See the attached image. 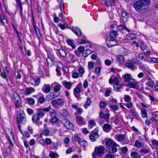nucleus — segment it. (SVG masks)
Masks as SVG:
<instances>
[{"instance_id":"4468645a","label":"nucleus","mask_w":158,"mask_h":158,"mask_svg":"<svg viewBox=\"0 0 158 158\" xmlns=\"http://www.w3.org/2000/svg\"><path fill=\"white\" fill-rule=\"evenodd\" d=\"M102 128L103 131L106 132H110L112 130L111 126L107 123L104 124L103 127Z\"/></svg>"},{"instance_id":"774afa93","label":"nucleus","mask_w":158,"mask_h":158,"mask_svg":"<svg viewBox=\"0 0 158 158\" xmlns=\"http://www.w3.org/2000/svg\"><path fill=\"white\" fill-rule=\"evenodd\" d=\"M105 158H114V156L110 153H108L106 156Z\"/></svg>"},{"instance_id":"de8ad7c7","label":"nucleus","mask_w":158,"mask_h":158,"mask_svg":"<svg viewBox=\"0 0 158 158\" xmlns=\"http://www.w3.org/2000/svg\"><path fill=\"white\" fill-rule=\"evenodd\" d=\"M69 58L73 63L76 61V60L74 56L72 54L70 53L69 54Z\"/></svg>"},{"instance_id":"6e6552de","label":"nucleus","mask_w":158,"mask_h":158,"mask_svg":"<svg viewBox=\"0 0 158 158\" xmlns=\"http://www.w3.org/2000/svg\"><path fill=\"white\" fill-rule=\"evenodd\" d=\"M64 126L67 129L72 130L73 128V124L66 118L61 121Z\"/></svg>"},{"instance_id":"49530a36","label":"nucleus","mask_w":158,"mask_h":158,"mask_svg":"<svg viewBox=\"0 0 158 158\" xmlns=\"http://www.w3.org/2000/svg\"><path fill=\"white\" fill-rule=\"evenodd\" d=\"M130 110L132 115H134L135 117L136 118H137L139 116L138 113L133 109H131Z\"/></svg>"},{"instance_id":"1a4fd4ad","label":"nucleus","mask_w":158,"mask_h":158,"mask_svg":"<svg viewBox=\"0 0 158 158\" xmlns=\"http://www.w3.org/2000/svg\"><path fill=\"white\" fill-rule=\"evenodd\" d=\"M64 102V101L63 99L57 98L52 101L51 103L53 107H55L56 105L63 106Z\"/></svg>"},{"instance_id":"7c9ffc66","label":"nucleus","mask_w":158,"mask_h":158,"mask_svg":"<svg viewBox=\"0 0 158 158\" xmlns=\"http://www.w3.org/2000/svg\"><path fill=\"white\" fill-rule=\"evenodd\" d=\"M124 85L123 84H121L116 85L114 87V89L116 92H118L119 90L121 88L122 86Z\"/></svg>"},{"instance_id":"c03bdc74","label":"nucleus","mask_w":158,"mask_h":158,"mask_svg":"<svg viewBox=\"0 0 158 158\" xmlns=\"http://www.w3.org/2000/svg\"><path fill=\"white\" fill-rule=\"evenodd\" d=\"M67 43L73 49L75 48V46L71 40L68 39L67 41Z\"/></svg>"},{"instance_id":"f257e3e1","label":"nucleus","mask_w":158,"mask_h":158,"mask_svg":"<svg viewBox=\"0 0 158 158\" xmlns=\"http://www.w3.org/2000/svg\"><path fill=\"white\" fill-rule=\"evenodd\" d=\"M151 2V0H139L133 4V6L136 11L141 13L145 11Z\"/></svg>"},{"instance_id":"2f4dec72","label":"nucleus","mask_w":158,"mask_h":158,"mask_svg":"<svg viewBox=\"0 0 158 158\" xmlns=\"http://www.w3.org/2000/svg\"><path fill=\"white\" fill-rule=\"evenodd\" d=\"M98 128H96L93 131H92L91 132V135H93L96 136V137H99V136L98 134Z\"/></svg>"},{"instance_id":"13d9d810","label":"nucleus","mask_w":158,"mask_h":158,"mask_svg":"<svg viewBox=\"0 0 158 158\" xmlns=\"http://www.w3.org/2000/svg\"><path fill=\"white\" fill-rule=\"evenodd\" d=\"M39 101L40 103H43L45 101V98L44 96H42L39 97Z\"/></svg>"},{"instance_id":"39448f33","label":"nucleus","mask_w":158,"mask_h":158,"mask_svg":"<svg viewBox=\"0 0 158 158\" xmlns=\"http://www.w3.org/2000/svg\"><path fill=\"white\" fill-rule=\"evenodd\" d=\"M106 45L109 47H112L117 44V42L114 38L108 37L106 40Z\"/></svg>"},{"instance_id":"c9c22d12","label":"nucleus","mask_w":158,"mask_h":158,"mask_svg":"<svg viewBox=\"0 0 158 158\" xmlns=\"http://www.w3.org/2000/svg\"><path fill=\"white\" fill-rule=\"evenodd\" d=\"M79 144L83 146H86L88 145V143L87 142L82 139H81L80 141H79Z\"/></svg>"},{"instance_id":"864d4df0","label":"nucleus","mask_w":158,"mask_h":158,"mask_svg":"<svg viewBox=\"0 0 158 158\" xmlns=\"http://www.w3.org/2000/svg\"><path fill=\"white\" fill-rule=\"evenodd\" d=\"M138 58L141 60L145 59L144 54L142 53H140L138 55Z\"/></svg>"},{"instance_id":"f8f14e48","label":"nucleus","mask_w":158,"mask_h":158,"mask_svg":"<svg viewBox=\"0 0 158 158\" xmlns=\"http://www.w3.org/2000/svg\"><path fill=\"white\" fill-rule=\"evenodd\" d=\"M81 92V89L78 87H77L74 89V94L75 96L77 98V100H80L81 99L80 94Z\"/></svg>"},{"instance_id":"79ce46f5","label":"nucleus","mask_w":158,"mask_h":158,"mask_svg":"<svg viewBox=\"0 0 158 158\" xmlns=\"http://www.w3.org/2000/svg\"><path fill=\"white\" fill-rule=\"evenodd\" d=\"M26 100L28 102V103L31 105H33L35 103V100L32 98H29L26 99Z\"/></svg>"},{"instance_id":"f704fd0d","label":"nucleus","mask_w":158,"mask_h":158,"mask_svg":"<svg viewBox=\"0 0 158 158\" xmlns=\"http://www.w3.org/2000/svg\"><path fill=\"white\" fill-rule=\"evenodd\" d=\"M135 34L130 33L127 35V39L129 40H133L135 39Z\"/></svg>"},{"instance_id":"c756f323","label":"nucleus","mask_w":158,"mask_h":158,"mask_svg":"<svg viewBox=\"0 0 158 158\" xmlns=\"http://www.w3.org/2000/svg\"><path fill=\"white\" fill-rule=\"evenodd\" d=\"M35 90V89L31 87L27 88L25 90V93L29 95L32 92H34Z\"/></svg>"},{"instance_id":"f3484780","label":"nucleus","mask_w":158,"mask_h":158,"mask_svg":"<svg viewBox=\"0 0 158 158\" xmlns=\"http://www.w3.org/2000/svg\"><path fill=\"white\" fill-rule=\"evenodd\" d=\"M125 65L126 67L132 70H133L135 68L133 61L131 60H128L127 62L125 63Z\"/></svg>"},{"instance_id":"a878e982","label":"nucleus","mask_w":158,"mask_h":158,"mask_svg":"<svg viewBox=\"0 0 158 158\" xmlns=\"http://www.w3.org/2000/svg\"><path fill=\"white\" fill-rule=\"evenodd\" d=\"M124 78V82H129L131 79V75L129 74H126L123 76Z\"/></svg>"},{"instance_id":"b1692460","label":"nucleus","mask_w":158,"mask_h":158,"mask_svg":"<svg viewBox=\"0 0 158 158\" xmlns=\"http://www.w3.org/2000/svg\"><path fill=\"white\" fill-rule=\"evenodd\" d=\"M119 145L116 143H114L113 145H112L111 147V152L113 153H115L117 151V149L116 147H118Z\"/></svg>"},{"instance_id":"9d476101","label":"nucleus","mask_w":158,"mask_h":158,"mask_svg":"<svg viewBox=\"0 0 158 158\" xmlns=\"http://www.w3.org/2000/svg\"><path fill=\"white\" fill-rule=\"evenodd\" d=\"M104 147L102 146L96 147L94 150V153L95 156L98 155H101L103 153Z\"/></svg>"},{"instance_id":"473e14b6","label":"nucleus","mask_w":158,"mask_h":158,"mask_svg":"<svg viewBox=\"0 0 158 158\" xmlns=\"http://www.w3.org/2000/svg\"><path fill=\"white\" fill-rule=\"evenodd\" d=\"M141 115L143 118H146L147 116V113L146 110L143 108L141 109Z\"/></svg>"},{"instance_id":"0eeeda50","label":"nucleus","mask_w":158,"mask_h":158,"mask_svg":"<svg viewBox=\"0 0 158 158\" xmlns=\"http://www.w3.org/2000/svg\"><path fill=\"white\" fill-rule=\"evenodd\" d=\"M51 109L52 108L50 106L38 109L37 114L40 117L42 118L46 112H49Z\"/></svg>"},{"instance_id":"a211bd4d","label":"nucleus","mask_w":158,"mask_h":158,"mask_svg":"<svg viewBox=\"0 0 158 158\" xmlns=\"http://www.w3.org/2000/svg\"><path fill=\"white\" fill-rule=\"evenodd\" d=\"M71 30L77 36H80L81 35V31L80 29L77 27H72Z\"/></svg>"},{"instance_id":"423d86ee","label":"nucleus","mask_w":158,"mask_h":158,"mask_svg":"<svg viewBox=\"0 0 158 158\" xmlns=\"http://www.w3.org/2000/svg\"><path fill=\"white\" fill-rule=\"evenodd\" d=\"M114 143H116L111 139H107L105 141L106 149V151L111 152V147L113 145Z\"/></svg>"},{"instance_id":"603ef678","label":"nucleus","mask_w":158,"mask_h":158,"mask_svg":"<svg viewBox=\"0 0 158 158\" xmlns=\"http://www.w3.org/2000/svg\"><path fill=\"white\" fill-rule=\"evenodd\" d=\"M53 98L52 97V95L50 93V94H48L46 97V99L48 101H50L51 100L53 99Z\"/></svg>"},{"instance_id":"e433bc0d","label":"nucleus","mask_w":158,"mask_h":158,"mask_svg":"<svg viewBox=\"0 0 158 158\" xmlns=\"http://www.w3.org/2000/svg\"><path fill=\"white\" fill-rule=\"evenodd\" d=\"M49 156L51 158H56L58 157L59 155L56 152H50L49 154Z\"/></svg>"},{"instance_id":"7ed1b4c3","label":"nucleus","mask_w":158,"mask_h":158,"mask_svg":"<svg viewBox=\"0 0 158 158\" xmlns=\"http://www.w3.org/2000/svg\"><path fill=\"white\" fill-rule=\"evenodd\" d=\"M122 16L123 22L121 21L120 25L118 27V28L121 30L124 28L126 30L129 32V29L127 28L124 24V22H126L127 20V18L128 17L127 13L125 10L122 11Z\"/></svg>"},{"instance_id":"bb28decb","label":"nucleus","mask_w":158,"mask_h":158,"mask_svg":"<svg viewBox=\"0 0 158 158\" xmlns=\"http://www.w3.org/2000/svg\"><path fill=\"white\" fill-rule=\"evenodd\" d=\"M72 107L73 108L75 109L79 114H81L83 111V110L81 108H78L75 105H72Z\"/></svg>"},{"instance_id":"ea45409f","label":"nucleus","mask_w":158,"mask_h":158,"mask_svg":"<svg viewBox=\"0 0 158 158\" xmlns=\"http://www.w3.org/2000/svg\"><path fill=\"white\" fill-rule=\"evenodd\" d=\"M92 51L89 49L85 50L83 55L85 57L88 56V55L92 53Z\"/></svg>"},{"instance_id":"8fccbe9b","label":"nucleus","mask_w":158,"mask_h":158,"mask_svg":"<svg viewBox=\"0 0 158 158\" xmlns=\"http://www.w3.org/2000/svg\"><path fill=\"white\" fill-rule=\"evenodd\" d=\"M117 34V33L116 31L112 30L110 32V37L114 38L116 37Z\"/></svg>"},{"instance_id":"c85d7f7f","label":"nucleus","mask_w":158,"mask_h":158,"mask_svg":"<svg viewBox=\"0 0 158 158\" xmlns=\"http://www.w3.org/2000/svg\"><path fill=\"white\" fill-rule=\"evenodd\" d=\"M0 21L3 24L7 23V20L5 18L4 15L2 14H0Z\"/></svg>"},{"instance_id":"412c9836","label":"nucleus","mask_w":158,"mask_h":158,"mask_svg":"<svg viewBox=\"0 0 158 158\" xmlns=\"http://www.w3.org/2000/svg\"><path fill=\"white\" fill-rule=\"evenodd\" d=\"M46 52H47L48 58L54 61V56L52 53V50L49 49L46 50Z\"/></svg>"},{"instance_id":"72a5a7b5","label":"nucleus","mask_w":158,"mask_h":158,"mask_svg":"<svg viewBox=\"0 0 158 158\" xmlns=\"http://www.w3.org/2000/svg\"><path fill=\"white\" fill-rule=\"evenodd\" d=\"M18 7H19L20 10V13H22L23 7L20 0H16Z\"/></svg>"},{"instance_id":"20e7f679","label":"nucleus","mask_w":158,"mask_h":158,"mask_svg":"<svg viewBox=\"0 0 158 158\" xmlns=\"http://www.w3.org/2000/svg\"><path fill=\"white\" fill-rule=\"evenodd\" d=\"M13 98L14 100V103L15 107L19 108L22 106V102L21 98L18 94L14 92L13 93Z\"/></svg>"},{"instance_id":"37998d69","label":"nucleus","mask_w":158,"mask_h":158,"mask_svg":"<svg viewBox=\"0 0 158 158\" xmlns=\"http://www.w3.org/2000/svg\"><path fill=\"white\" fill-rule=\"evenodd\" d=\"M139 152L141 153L146 154L149 152V150L147 148H142L140 149Z\"/></svg>"},{"instance_id":"cd10ccee","label":"nucleus","mask_w":158,"mask_h":158,"mask_svg":"<svg viewBox=\"0 0 158 158\" xmlns=\"http://www.w3.org/2000/svg\"><path fill=\"white\" fill-rule=\"evenodd\" d=\"M40 118L37 114H35L32 117V120L34 123H37L39 121Z\"/></svg>"},{"instance_id":"09e8293b","label":"nucleus","mask_w":158,"mask_h":158,"mask_svg":"<svg viewBox=\"0 0 158 158\" xmlns=\"http://www.w3.org/2000/svg\"><path fill=\"white\" fill-rule=\"evenodd\" d=\"M127 86L130 88H135L136 87L137 85H136V84L135 83L131 82V83H129L127 85Z\"/></svg>"},{"instance_id":"3c124183","label":"nucleus","mask_w":158,"mask_h":158,"mask_svg":"<svg viewBox=\"0 0 158 158\" xmlns=\"http://www.w3.org/2000/svg\"><path fill=\"white\" fill-rule=\"evenodd\" d=\"M131 155L132 157L135 158L137 157L138 155V153L136 152H133L131 153Z\"/></svg>"},{"instance_id":"4d7b16f0","label":"nucleus","mask_w":158,"mask_h":158,"mask_svg":"<svg viewBox=\"0 0 158 158\" xmlns=\"http://www.w3.org/2000/svg\"><path fill=\"white\" fill-rule=\"evenodd\" d=\"M98 137H96V136L93 135H90L89 136L90 139L92 142H94L95 141V139L98 138Z\"/></svg>"},{"instance_id":"6e6d98bb","label":"nucleus","mask_w":158,"mask_h":158,"mask_svg":"<svg viewBox=\"0 0 158 158\" xmlns=\"http://www.w3.org/2000/svg\"><path fill=\"white\" fill-rule=\"evenodd\" d=\"M106 105V104L104 102H101L99 103V106L101 108H104Z\"/></svg>"},{"instance_id":"58836bf2","label":"nucleus","mask_w":158,"mask_h":158,"mask_svg":"<svg viewBox=\"0 0 158 158\" xmlns=\"http://www.w3.org/2000/svg\"><path fill=\"white\" fill-rule=\"evenodd\" d=\"M78 71L80 74V77H82L83 75L85 73L84 69L82 67H81L78 69Z\"/></svg>"},{"instance_id":"bf43d9fd","label":"nucleus","mask_w":158,"mask_h":158,"mask_svg":"<svg viewBox=\"0 0 158 158\" xmlns=\"http://www.w3.org/2000/svg\"><path fill=\"white\" fill-rule=\"evenodd\" d=\"M142 145L141 143L139 142L138 140L135 141V147H140Z\"/></svg>"},{"instance_id":"aec40b11","label":"nucleus","mask_w":158,"mask_h":158,"mask_svg":"<svg viewBox=\"0 0 158 158\" xmlns=\"http://www.w3.org/2000/svg\"><path fill=\"white\" fill-rule=\"evenodd\" d=\"M62 84L64 86L68 89H70L72 87V84L70 82L66 81H64L62 82Z\"/></svg>"},{"instance_id":"dca6fc26","label":"nucleus","mask_w":158,"mask_h":158,"mask_svg":"<svg viewBox=\"0 0 158 158\" xmlns=\"http://www.w3.org/2000/svg\"><path fill=\"white\" fill-rule=\"evenodd\" d=\"M59 112L62 116L65 118H68L70 117V114L65 109L60 110H59Z\"/></svg>"},{"instance_id":"338daca9","label":"nucleus","mask_w":158,"mask_h":158,"mask_svg":"<svg viewBox=\"0 0 158 158\" xmlns=\"http://www.w3.org/2000/svg\"><path fill=\"white\" fill-rule=\"evenodd\" d=\"M45 143L47 145H49L52 143L51 139L48 138H46L45 140Z\"/></svg>"},{"instance_id":"4c0bfd02","label":"nucleus","mask_w":158,"mask_h":158,"mask_svg":"<svg viewBox=\"0 0 158 158\" xmlns=\"http://www.w3.org/2000/svg\"><path fill=\"white\" fill-rule=\"evenodd\" d=\"M92 103V101L89 98L87 99L86 103L84 104V106L86 109H87V107L90 105Z\"/></svg>"},{"instance_id":"052dcab7","label":"nucleus","mask_w":158,"mask_h":158,"mask_svg":"<svg viewBox=\"0 0 158 158\" xmlns=\"http://www.w3.org/2000/svg\"><path fill=\"white\" fill-rule=\"evenodd\" d=\"M110 109H112L114 110H117L119 109V108L116 106L115 105H109V106Z\"/></svg>"},{"instance_id":"393cba45","label":"nucleus","mask_w":158,"mask_h":158,"mask_svg":"<svg viewBox=\"0 0 158 158\" xmlns=\"http://www.w3.org/2000/svg\"><path fill=\"white\" fill-rule=\"evenodd\" d=\"M109 83L110 84H111L113 83L114 84L117 85L118 83V79L116 77H114L113 79L111 78V77H110L109 80Z\"/></svg>"},{"instance_id":"f03ea898","label":"nucleus","mask_w":158,"mask_h":158,"mask_svg":"<svg viewBox=\"0 0 158 158\" xmlns=\"http://www.w3.org/2000/svg\"><path fill=\"white\" fill-rule=\"evenodd\" d=\"M27 121L25 114L23 111L20 110L19 115L17 118V122L18 123L19 129L22 133V131L21 129V124H24Z\"/></svg>"},{"instance_id":"6ab92c4d","label":"nucleus","mask_w":158,"mask_h":158,"mask_svg":"<svg viewBox=\"0 0 158 158\" xmlns=\"http://www.w3.org/2000/svg\"><path fill=\"white\" fill-rule=\"evenodd\" d=\"M42 90L45 93H48L51 91L50 86L49 84H45L42 89Z\"/></svg>"},{"instance_id":"5fc2aeb1","label":"nucleus","mask_w":158,"mask_h":158,"mask_svg":"<svg viewBox=\"0 0 158 158\" xmlns=\"http://www.w3.org/2000/svg\"><path fill=\"white\" fill-rule=\"evenodd\" d=\"M77 50L80 53H82L85 51V48L83 46H80L77 48Z\"/></svg>"},{"instance_id":"69168bd1","label":"nucleus","mask_w":158,"mask_h":158,"mask_svg":"<svg viewBox=\"0 0 158 158\" xmlns=\"http://www.w3.org/2000/svg\"><path fill=\"white\" fill-rule=\"evenodd\" d=\"M151 142L153 145L155 146H158V141L155 139H152V140Z\"/></svg>"},{"instance_id":"9b49d317","label":"nucleus","mask_w":158,"mask_h":158,"mask_svg":"<svg viewBox=\"0 0 158 158\" xmlns=\"http://www.w3.org/2000/svg\"><path fill=\"white\" fill-rule=\"evenodd\" d=\"M57 55L60 58H65L66 57L67 53L63 49H60L56 50Z\"/></svg>"},{"instance_id":"4be33fe9","label":"nucleus","mask_w":158,"mask_h":158,"mask_svg":"<svg viewBox=\"0 0 158 158\" xmlns=\"http://www.w3.org/2000/svg\"><path fill=\"white\" fill-rule=\"evenodd\" d=\"M117 61L119 64H123V63L124 60L123 56L121 55L117 56Z\"/></svg>"},{"instance_id":"e2e57ef3","label":"nucleus","mask_w":158,"mask_h":158,"mask_svg":"<svg viewBox=\"0 0 158 158\" xmlns=\"http://www.w3.org/2000/svg\"><path fill=\"white\" fill-rule=\"evenodd\" d=\"M124 105L126 106L127 108H130L132 107L133 106L131 102H129L127 103L123 104Z\"/></svg>"},{"instance_id":"a18cd8bd","label":"nucleus","mask_w":158,"mask_h":158,"mask_svg":"<svg viewBox=\"0 0 158 158\" xmlns=\"http://www.w3.org/2000/svg\"><path fill=\"white\" fill-rule=\"evenodd\" d=\"M61 86L60 84L57 85L54 88V91L55 92L57 93L60 89Z\"/></svg>"},{"instance_id":"0e129e2a","label":"nucleus","mask_w":158,"mask_h":158,"mask_svg":"<svg viewBox=\"0 0 158 158\" xmlns=\"http://www.w3.org/2000/svg\"><path fill=\"white\" fill-rule=\"evenodd\" d=\"M49 133V130L48 129H45L43 131V134L46 136H48Z\"/></svg>"},{"instance_id":"5701e85b","label":"nucleus","mask_w":158,"mask_h":158,"mask_svg":"<svg viewBox=\"0 0 158 158\" xmlns=\"http://www.w3.org/2000/svg\"><path fill=\"white\" fill-rule=\"evenodd\" d=\"M84 118L80 116L77 117L76 122L79 125H81L84 123Z\"/></svg>"},{"instance_id":"680f3d73","label":"nucleus","mask_w":158,"mask_h":158,"mask_svg":"<svg viewBox=\"0 0 158 158\" xmlns=\"http://www.w3.org/2000/svg\"><path fill=\"white\" fill-rule=\"evenodd\" d=\"M81 138H80L77 135H75L73 137V139L75 141H78V142H79V141L81 139Z\"/></svg>"},{"instance_id":"2eb2a0df","label":"nucleus","mask_w":158,"mask_h":158,"mask_svg":"<svg viewBox=\"0 0 158 158\" xmlns=\"http://www.w3.org/2000/svg\"><path fill=\"white\" fill-rule=\"evenodd\" d=\"M115 139L119 142H121L125 140V137L124 135L117 134L114 136Z\"/></svg>"},{"instance_id":"ddd939ff","label":"nucleus","mask_w":158,"mask_h":158,"mask_svg":"<svg viewBox=\"0 0 158 158\" xmlns=\"http://www.w3.org/2000/svg\"><path fill=\"white\" fill-rule=\"evenodd\" d=\"M99 115L101 118H104L105 121V122L108 123H109L110 122V121L109 120V118L110 116V114L109 113H107L104 114L103 112L100 111L99 112Z\"/></svg>"},{"instance_id":"a19ab883","label":"nucleus","mask_w":158,"mask_h":158,"mask_svg":"<svg viewBox=\"0 0 158 158\" xmlns=\"http://www.w3.org/2000/svg\"><path fill=\"white\" fill-rule=\"evenodd\" d=\"M146 84L150 87H153L155 85L154 83L151 81L150 79H149L148 81L146 83Z\"/></svg>"}]
</instances>
